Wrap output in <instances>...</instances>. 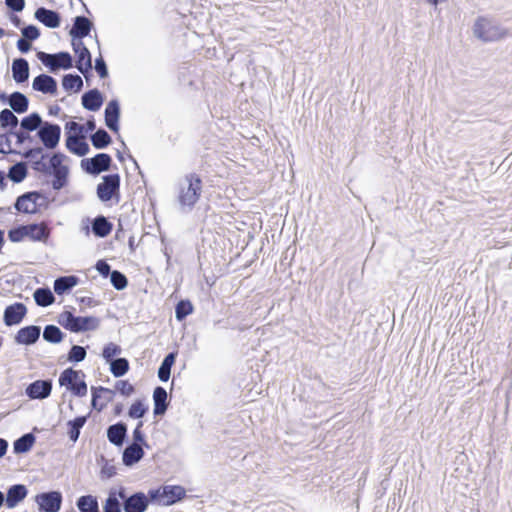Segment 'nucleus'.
Masks as SVG:
<instances>
[{
    "label": "nucleus",
    "mask_w": 512,
    "mask_h": 512,
    "mask_svg": "<svg viewBox=\"0 0 512 512\" xmlns=\"http://www.w3.org/2000/svg\"><path fill=\"white\" fill-rule=\"evenodd\" d=\"M14 113L8 108L0 111V127L7 129V132H14L20 125V121Z\"/></svg>",
    "instance_id": "obj_35"
},
{
    "label": "nucleus",
    "mask_w": 512,
    "mask_h": 512,
    "mask_svg": "<svg viewBox=\"0 0 512 512\" xmlns=\"http://www.w3.org/2000/svg\"><path fill=\"white\" fill-rule=\"evenodd\" d=\"M36 441V437L32 433H25L18 439H16L13 443V450L15 454H24L29 452L34 443Z\"/></svg>",
    "instance_id": "obj_36"
},
{
    "label": "nucleus",
    "mask_w": 512,
    "mask_h": 512,
    "mask_svg": "<svg viewBox=\"0 0 512 512\" xmlns=\"http://www.w3.org/2000/svg\"><path fill=\"white\" fill-rule=\"evenodd\" d=\"M5 4L13 12H21L25 7V0H5Z\"/></svg>",
    "instance_id": "obj_61"
},
{
    "label": "nucleus",
    "mask_w": 512,
    "mask_h": 512,
    "mask_svg": "<svg viewBox=\"0 0 512 512\" xmlns=\"http://www.w3.org/2000/svg\"><path fill=\"white\" fill-rule=\"evenodd\" d=\"M12 77L18 84L25 83L29 79V63L25 58L19 57L12 62Z\"/></svg>",
    "instance_id": "obj_27"
},
{
    "label": "nucleus",
    "mask_w": 512,
    "mask_h": 512,
    "mask_svg": "<svg viewBox=\"0 0 512 512\" xmlns=\"http://www.w3.org/2000/svg\"><path fill=\"white\" fill-rule=\"evenodd\" d=\"M25 225H19L8 231V239L13 243H18L26 237Z\"/></svg>",
    "instance_id": "obj_55"
},
{
    "label": "nucleus",
    "mask_w": 512,
    "mask_h": 512,
    "mask_svg": "<svg viewBox=\"0 0 512 512\" xmlns=\"http://www.w3.org/2000/svg\"><path fill=\"white\" fill-rule=\"evenodd\" d=\"M141 445L129 444L122 453V462L127 467H132L144 457Z\"/></svg>",
    "instance_id": "obj_28"
},
{
    "label": "nucleus",
    "mask_w": 512,
    "mask_h": 512,
    "mask_svg": "<svg viewBox=\"0 0 512 512\" xmlns=\"http://www.w3.org/2000/svg\"><path fill=\"white\" fill-rule=\"evenodd\" d=\"M76 507L80 512H100L96 496L83 495L76 501Z\"/></svg>",
    "instance_id": "obj_38"
},
{
    "label": "nucleus",
    "mask_w": 512,
    "mask_h": 512,
    "mask_svg": "<svg viewBox=\"0 0 512 512\" xmlns=\"http://www.w3.org/2000/svg\"><path fill=\"white\" fill-rule=\"evenodd\" d=\"M147 497L149 499V503L150 502H154V501H158V500H162V502L164 501V495L162 494V486L158 489H150L148 491V494H147Z\"/></svg>",
    "instance_id": "obj_63"
},
{
    "label": "nucleus",
    "mask_w": 512,
    "mask_h": 512,
    "mask_svg": "<svg viewBox=\"0 0 512 512\" xmlns=\"http://www.w3.org/2000/svg\"><path fill=\"white\" fill-rule=\"evenodd\" d=\"M21 33H22V38L23 39H26L30 42L32 41H35L36 39H38L40 37V30L37 26L35 25H27V26H24L22 29H21Z\"/></svg>",
    "instance_id": "obj_52"
},
{
    "label": "nucleus",
    "mask_w": 512,
    "mask_h": 512,
    "mask_svg": "<svg viewBox=\"0 0 512 512\" xmlns=\"http://www.w3.org/2000/svg\"><path fill=\"white\" fill-rule=\"evenodd\" d=\"M87 352L86 348L80 345H72L70 348L67 360L71 363H78L83 361L86 358Z\"/></svg>",
    "instance_id": "obj_49"
},
{
    "label": "nucleus",
    "mask_w": 512,
    "mask_h": 512,
    "mask_svg": "<svg viewBox=\"0 0 512 512\" xmlns=\"http://www.w3.org/2000/svg\"><path fill=\"white\" fill-rule=\"evenodd\" d=\"M193 312V306L189 300H180L175 306V318L183 321Z\"/></svg>",
    "instance_id": "obj_47"
},
{
    "label": "nucleus",
    "mask_w": 512,
    "mask_h": 512,
    "mask_svg": "<svg viewBox=\"0 0 512 512\" xmlns=\"http://www.w3.org/2000/svg\"><path fill=\"white\" fill-rule=\"evenodd\" d=\"M164 506H172L186 497V490L180 485H163Z\"/></svg>",
    "instance_id": "obj_21"
},
{
    "label": "nucleus",
    "mask_w": 512,
    "mask_h": 512,
    "mask_svg": "<svg viewBox=\"0 0 512 512\" xmlns=\"http://www.w3.org/2000/svg\"><path fill=\"white\" fill-rule=\"evenodd\" d=\"M33 297L35 303L40 307L50 306L55 301V296L48 287L37 288L33 293Z\"/></svg>",
    "instance_id": "obj_41"
},
{
    "label": "nucleus",
    "mask_w": 512,
    "mask_h": 512,
    "mask_svg": "<svg viewBox=\"0 0 512 512\" xmlns=\"http://www.w3.org/2000/svg\"><path fill=\"white\" fill-rule=\"evenodd\" d=\"M142 426H143V422L139 421L133 431V435H132L133 440H132L131 444L141 445L142 448H143V446L149 447V445L145 439V435L141 430Z\"/></svg>",
    "instance_id": "obj_53"
},
{
    "label": "nucleus",
    "mask_w": 512,
    "mask_h": 512,
    "mask_svg": "<svg viewBox=\"0 0 512 512\" xmlns=\"http://www.w3.org/2000/svg\"><path fill=\"white\" fill-rule=\"evenodd\" d=\"M11 134L8 132L0 134V153L1 154H19L18 151L11 148Z\"/></svg>",
    "instance_id": "obj_54"
},
{
    "label": "nucleus",
    "mask_w": 512,
    "mask_h": 512,
    "mask_svg": "<svg viewBox=\"0 0 512 512\" xmlns=\"http://www.w3.org/2000/svg\"><path fill=\"white\" fill-rule=\"evenodd\" d=\"M124 512H145L149 506V499L144 492H135L127 495L125 487L118 489Z\"/></svg>",
    "instance_id": "obj_5"
},
{
    "label": "nucleus",
    "mask_w": 512,
    "mask_h": 512,
    "mask_svg": "<svg viewBox=\"0 0 512 512\" xmlns=\"http://www.w3.org/2000/svg\"><path fill=\"white\" fill-rule=\"evenodd\" d=\"M65 334L53 324L46 325L43 330V339L52 344H58L64 339Z\"/></svg>",
    "instance_id": "obj_45"
},
{
    "label": "nucleus",
    "mask_w": 512,
    "mask_h": 512,
    "mask_svg": "<svg viewBox=\"0 0 512 512\" xmlns=\"http://www.w3.org/2000/svg\"><path fill=\"white\" fill-rule=\"evenodd\" d=\"M95 269L103 278H107L108 276H110V273L113 272L110 264L104 259H100L96 262Z\"/></svg>",
    "instance_id": "obj_59"
},
{
    "label": "nucleus",
    "mask_w": 512,
    "mask_h": 512,
    "mask_svg": "<svg viewBox=\"0 0 512 512\" xmlns=\"http://www.w3.org/2000/svg\"><path fill=\"white\" fill-rule=\"evenodd\" d=\"M39 199L46 200V196L40 191H29L16 198L14 208L21 213L36 214L42 207Z\"/></svg>",
    "instance_id": "obj_6"
},
{
    "label": "nucleus",
    "mask_w": 512,
    "mask_h": 512,
    "mask_svg": "<svg viewBox=\"0 0 512 512\" xmlns=\"http://www.w3.org/2000/svg\"><path fill=\"white\" fill-rule=\"evenodd\" d=\"M90 140H91L93 147H95L96 149H104V148L108 147L112 142L111 136L103 128L97 129L90 136Z\"/></svg>",
    "instance_id": "obj_43"
},
{
    "label": "nucleus",
    "mask_w": 512,
    "mask_h": 512,
    "mask_svg": "<svg viewBox=\"0 0 512 512\" xmlns=\"http://www.w3.org/2000/svg\"><path fill=\"white\" fill-rule=\"evenodd\" d=\"M186 186H180L178 203L182 212H190L198 202L202 192V179L196 173H188L184 177Z\"/></svg>",
    "instance_id": "obj_2"
},
{
    "label": "nucleus",
    "mask_w": 512,
    "mask_h": 512,
    "mask_svg": "<svg viewBox=\"0 0 512 512\" xmlns=\"http://www.w3.org/2000/svg\"><path fill=\"white\" fill-rule=\"evenodd\" d=\"M75 315L70 311L62 312L58 317V323L68 331H72Z\"/></svg>",
    "instance_id": "obj_56"
},
{
    "label": "nucleus",
    "mask_w": 512,
    "mask_h": 512,
    "mask_svg": "<svg viewBox=\"0 0 512 512\" xmlns=\"http://www.w3.org/2000/svg\"><path fill=\"white\" fill-rule=\"evenodd\" d=\"M28 174V168L25 162H17L12 165L9 170L7 177L14 183H21Z\"/></svg>",
    "instance_id": "obj_44"
},
{
    "label": "nucleus",
    "mask_w": 512,
    "mask_h": 512,
    "mask_svg": "<svg viewBox=\"0 0 512 512\" xmlns=\"http://www.w3.org/2000/svg\"><path fill=\"white\" fill-rule=\"evenodd\" d=\"M474 35L484 42H492L502 39L507 31L494 21L480 17L474 24Z\"/></svg>",
    "instance_id": "obj_4"
},
{
    "label": "nucleus",
    "mask_w": 512,
    "mask_h": 512,
    "mask_svg": "<svg viewBox=\"0 0 512 512\" xmlns=\"http://www.w3.org/2000/svg\"><path fill=\"white\" fill-rule=\"evenodd\" d=\"M100 326V320L94 316H75L72 331L74 333L94 331Z\"/></svg>",
    "instance_id": "obj_23"
},
{
    "label": "nucleus",
    "mask_w": 512,
    "mask_h": 512,
    "mask_svg": "<svg viewBox=\"0 0 512 512\" xmlns=\"http://www.w3.org/2000/svg\"><path fill=\"white\" fill-rule=\"evenodd\" d=\"M103 101L102 93L97 88L85 92L81 97L82 106L92 112L98 111Z\"/></svg>",
    "instance_id": "obj_25"
},
{
    "label": "nucleus",
    "mask_w": 512,
    "mask_h": 512,
    "mask_svg": "<svg viewBox=\"0 0 512 512\" xmlns=\"http://www.w3.org/2000/svg\"><path fill=\"white\" fill-rule=\"evenodd\" d=\"M37 58L46 66L52 73H55L58 69L56 58H66V61L70 58V53L61 51L54 54L39 51Z\"/></svg>",
    "instance_id": "obj_29"
},
{
    "label": "nucleus",
    "mask_w": 512,
    "mask_h": 512,
    "mask_svg": "<svg viewBox=\"0 0 512 512\" xmlns=\"http://www.w3.org/2000/svg\"><path fill=\"white\" fill-rule=\"evenodd\" d=\"M65 145L72 154L80 157L88 154L90 150L88 143L84 139L72 133H66Z\"/></svg>",
    "instance_id": "obj_22"
},
{
    "label": "nucleus",
    "mask_w": 512,
    "mask_h": 512,
    "mask_svg": "<svg viewBox=\"0 0 512 512\" xmlns=\"http://www.w3.org/2000/svg\"><path fill=\"white\" fill-rule=\"evenodd\" d=\"M37 137L46 149L53 150L59 145L61 127L56 123L45 121L37 132Z\"/></svg>",
    "instance_id": "obj_9"
},
{
    "label": "nucleus",
    "mask_w": 512,
    "mask_h": 512,
    "mask_svg": "<svg viewBox=\"0 0 512 512\" xmlns=\"http://www.w3.org/2000/svg\"><path fill=\"white\" fill-rule=\"evenodd\" d=\"M28 495V489L24 484H14L8 487L5 494V505L9 509L15 508Z\"/></svg>",
    "instance_id": "obj_17"
},
{
    "label": "nucleus",
    "mask_w": 512,
    "mask_h": 512,
    "mask_svg": "<svg viewBox=\"0 0 512 512\" xmlns=\"http://www.w3.org/2000/svg\"><path fill=\"white\" fill-rule=\"evenodd\" d=\"M39 512H59L63 502L62 493L58 490L38 493L34 497Z\"/></svg>",
    "instance_id": "obj_7"
},
{
    "label": "nucleus",
    "mask_w": 512,
    "mask_h": 512,
    "mask_svg": "<svg viewBox=\"0 0 512 512\" xmlns=\"http://www.w3.org/2000/svg\"><path fill=\"white\" fill-rule=\"evenodd\" d=\"M88 416H78L67 422L68 426V437L72 442H76L79 439L81 429L86 424Z\"/></svg>",
    "instance_id": "obj_40"
},
{
    "label": "nucleus",
    "mask_w": 512,
    "mask_h": 512,
    "mask_svg": "<svg viewBox=\"0 0 512 512\" xmlns=\"http://www.w3.org/2000/svg\"><path fill=\"white\" fill-rule=\"evenodd\" d=\"M63 89L67 92H80L83 88V80L78 74H65L62 78Z\"/></svg>",
    "instance_id": "obj_39"
},
{
    "label": "nucleus",
    "mask_w": 512,
    "mask_h": 512,
    "mask_svg": "<svg viewBox=\"0 0 512 512\" xmlns=\"http://www.w3.org/2000/svg\"><path fill=\"white\" fill-rule=\"evenodd\" d=\"M103 181L97 185V197L102 202L110 201L115 194L119 193L120 176L117 173L103 176Z\"/></svg>",
    "instance_id": "obj_10"
},
{
    "label": "nucleus",
    "mask_w": 512,
    "mask_h": 512,
    "mask_svg": "<svg viewBox=\"0 0 512 512\" xmlns=\"http://www.w3.org/2000/svg\"><path fill=\"white\" fill-rule=\"evenodd\" d=\"M115 389L123 396H130L134 392V386L127 380H118Z\"/></svg>",
    "instance_id": "obj_58"
},
{
    "label": "nucleus",
    "mask_w": 512,
    "mask_h": 512,
    "mask_svg": "<svg viewBox=\"0 0 512 512\" xmlns=\"http://www.w3.org/2000/svg\"><path fill=\"white\" fill-rule=\"evenodd\" d=\"M77 60L75 67L85 77L92 70V56L89 49L83 50L76 54Z\"/></svg>",
    "instance_id": "obj_42"
},
{
    "label": "nucleus",
    "mask_w": 512,
    "mask_h": 512,
    "mask_svg": "<svg viewBox=\"0 0 512 512\" xmlns=\"http://www.w3.org/2000/svg\"><path fill=\"white\" fill-rule=\"evenodd\" d=\"M26 237L32 241L46 242L50 237V228L47 223H30L25 225Z\"/></svg>",
    "instance_id": "obj_18"
},
{
    "label": "nucleus",
    "mask_w": 512,
    "mask_h": 512,
    "mask_svg": "<svg viewBox=\"0 0 512 512\" xmlns=\"http://www.w3.org/2000/svg\"><path fill=\"white\" fill-rule=\"evenodd\" d=\"M94 68L100 78H106L108 76V68L102 56L95 59Z\"/></svg>",
    "instance_id": "obj_60"
},
{
    "label": "nucleus",
    "mask_w": 512,
    "mask_h": 512,
    "mask_svg": "<svg viewBox=\"0 0 512 512\" xmlns=\"http://www.w3.org/2000/svg\"><path fill=\"white\" fill-rule=\"evenodd\" d=\"M148 411V406H146L142 400H136L128 410V416L132 419H140L143 418L144 415Z\"/></svg>",
    "instance_id": "obj_50"
},
{
    "label": "nucleus",
    "mask_w": 512,
    "mask_h": 512,
    "mask_svg": "<svg viewBox=\"0 0 512 512\" xmlns=\"http://www.w3.org/2000/svg\"><path fill=\"white\" fill-rule=\"evenodd\" d=\"M44 122L39 113L32 112L20 120V127L26 132H39Z\"/></svg>",
    "instance_id": "obj_34"
},
{
    "label": "nucleus",
    "mask_w": 512,
    "mask_h": 512,
    "mask_svg": "<svg viewBox=\"0 0 512 512\" xmlns=\"http://www.w3.org/2000/svg\"><path fill=\"white\" fill-rule=\"evenodd\" d=\"M9 107L11 111L23 114L28 111L29 99L25 94L15 91L12 93L11 101H9Z\"/></svg>",
    "instance_id": "obj_32"
},
{
    "label": "nucleus",
    "mask_w": 512,
    "mask_h": 512,
    "mask_svg": "<svg viewBox=\"0 0 512 512\" xmlns=\"http://www.w3.org/2000/svg\"><path fill=\"white\" fill-rule=\"evenodd\" d=\"M79 283V278L75 275L60 276L54 281V292L63 295L70 292Z\"/></svg>",
    "instance_id": "obj_30"
},
{
    "label": "nucleus",
    "mask_w": 512,
    "mask_h": 512,
    "mask_svg": "<svg viewBox=\"0 0 512 512\" xmlns=\"http://www.w3.org/2000/svg\"><path fill=\"white\" fill-rule=\"evenodd\" d=\"M112 157L107 153H98L94 157L81 160V168L89 175L97 176L110 170Z\"/></svg>",
    "instance_id": "obj_8"
},
{
    "label": "nucleus",
    "mask_w": 512,
    "mask_h": 512,
    "mask_svg": "<svg viewBox=\"0 0 512 512\" xmlns=\"http://www.w3.org/2000/svg\"><path fill=\"white\" fill-rule=\"evenodd\" d=\"M32 88L43 94L55 95L57 94L58 84L54 77L42 73L33 79Z\"/></svg>",
    "instance_id": "obj_14"
},
{
    "label": "nucleus",
    "mask_w": 512,
    "mask_h": 512,
    "mask_svg": "<svg viewBox=\"0 0 512 512\" xmlns=\"http://www.w3.org/2000/svg\"><path fill=\"white\" fill-rule=\"evenodd\" d=\"M105 125L112 131H119L120 104L117 99L110 100L104 111Z\"/></svg>",
    "instance_id": "obj_15"
},
{
    "label": "nucleus",
    "mask_w": 512,
    "mask_h": 512,
    "mask_svg": "<svg viewBox=\"0 0 512 512\" xmlns=\"http://www.w3.org/2000/svg\"><path fill=\"white\" fill-rule=\"evenodd\" d=\"M110 372L116 378L124 376L130 368L129 361L124 357H118L109 362Z\"/></svg>",
    "instance_id": "obj_46"
},
{
    "label": "nucleus",
    "mask_w": 512,
    "mask_h": 512,
    "mask_svg": "<svg viewBox=\"0 0 512 512\" xmlns=\"http://www.w3.org/2000/svg\"><path fill=\"white\" fill-rule=\"evenodd\" d=\"M41 335V327L37 325H28L20 328L15 337L14 342L18 345L30 346L35 344Z\"/></svg>",
    "instance_id": "obj_13"
},
{
    "label": "nucleus",
    "mask_w": 512,
    "mask_h": 512,
    "mask_svg": "<svg viewBox=\"0 0 512 512\" xmlns=\"http://www.w3.org/2000/svg\"><path fill=\"white\" fill-rule=\"evenodd\" d=\"M123 505L118 494V489L112 488L103 505V512H122Z\"/></svg>",
    "instance_id": "obj_37"
},
{
    "label": "nucleus",
    "mask_w": 512,
    "mask_h": 512,
    "mask_svg": "<svg viewBox=\"0 0 512 512\" xmlns=\"http://www.w3.org/2000/svg\"><path fill=\"white\" fill-rule=\"evenodd\" d=\"M34 17L37 21H39L48 28H58L61 24L60 13L45 7L37 8L34 13Z\"/></svg>",
    "instance_id": "obj_16"
},
{
    "label": "nucleus",
    "mask_w": 512,
    "mask_h": 512,
    "mask_svg": "<svg viewBox=\"0 0 512 512\" xmlns=\"http://www.w3.org/2000/svg\"><path fill=\"white\" fill-rule=\"evenodd\" d=\"M127 431V424L119 421L107 428V438L111 444L121 447L127 439Z\"/></svg>",
    "instance_id": "obj_19"
},
{
    "label": "nucleus",
    "mask_w": 512,
    "mask_h": 512,
    "mask_svg": "<svg viewBox=\"0 0 512 512\" xmlns=\"http://www.w3.org/2000/svg\"><path fill=\"white\" fill-rule=\"evenodd\" d=\"M109 277L112 286L118 291L124 290L128 285L127 277L119 270H113Z\"/></svg>",
    "instance_id": "obj_48"
},
{
    "label": "nucleus",
    "mask_w": 512,
    "mask_h": 512,
    "mask_svg": "<svg viewBox=\"0 0 512 512\" xmlns=\"http://www.w3.org/2000/svg\"><path fill=\"white\" fill-rule=\"evenodd\" d=\"M93 28V23L86 16H76L69 31L71 38H85Z\"/></svg>",
    "instance_id": "obj_20"
},
{
    "label": "nucleus",
    "mask_w": 512,
    "mask_h": 512,
    "mask_svg": "<svg viewBox=\"0 0 512 512\" xmlns=\"http://www.w3.org/2000/svg\"><path fill=\"white\" fill-rule=\"evenodd\" d=\"M121 347L113 342H110L108 344H106L104 347H103V350H102V357L104 358V360L109 363L110 361L114 360L116 356H118L119 354H121Z\"/></svg>",
    "instance_id": "obj_51"
},
{
    "label": "nucleus",
    "mask_w": 512,
    "mask_h": 512,
    "mask_svg": "<svg viewBox=\"0 0 512 512\" xmlns=\"http://www.w3.org/2000/svg\"><path fill=\"white\" fill-rule=\"evenodd\" d=\"M177 352L168 353L158 368V378L161 382H167L171 375V368L175 364Z\"/></svg>",
    "instance_id": "obj_33"
},
{
    "label": "nucleus",
    "mask_w": 512,
    "mask_h": 512,
    "mask_svg": "<svg viewBox=\"0 0 512 512\" xmlns=\"http://www.w3.org/2000/svg\"><path fill=\"white\" fill-rule=\"evenodd\" d=\"M116 467L113 464H110L108 461H105L101 468L102 477L112 478L116 475Z\"/></svg>",
    "instance_id": "obj_62"
},
{
    "label": "nucleus",
    "mask_w": 512,
    "mask_h": 512,
    "mask_svg": "<svg viewBox=\"0 0 512 512\" xmlns=\"http://www.w3.org/2000/svg\"><path fill=\"white\" fill-rule=\"evenodd\" d=\"M27 314V307L21 302L8 305L3 313V322L6 326H15L22 322Z\"/></svg>",
    "instance_id": "obj_12"
},
{
    "label": "nucleus",
    "mask_w": 512,
    "mask_h": 512,
    "mask_svg": "<svg viewBox=\"0 0 512 512\" xmlns=\"http://www.w3.org/2000/svg\"><path fill=\"white\" fill-rule=\"evenodd\" d=\"M153 402L154 409L153 413L155 416H162L166 413L169 405L168 394L165 388L161 386L155 387L153 391Z\"/></svg>",
    "instance_id": "obj_26"
},
{
    "label": "nucleus",
    "mask_w": 512,
    "mask_h": 512,
    "mask_svg": "<svg viewBox=\"0 0 512 512\" xmlns=\"http://www.w3.org/2000/svg\"><path fill=\"white\" fill-rule=\"evenodd\" d=\"M43 152V148L42 147H34V148H29L27 150H25L23 153H20L25 159H34L36 158V156H38L39 154H42Z\"/></svg>",
    "instance_id": "obj_64"
},
{
    "label": "nucleus",
    "mask_w": 512,
    "mask_h": 512,
    "mask_svg": "<svg viewBox=\"0 0 512 512\" xmlns=\"http://www.w3.org/2000/svg\"><path fill=\"white\" fill-rule=\"evenodd\" d=\"M61 387H66L73 395L83 397L87 394L85 373L82 370H75L72 367L63 370L58 379Z\"/></svg>",
    "instance_id": "obj_3"
},
{
    "label": "nucleus",
    "mask_w": 512,
    "mask_h": 512,
    "mask_svg": "<svg viewBox=\"0 0 512 512\" xmlns=\"http://www.w3.org/2000/svg\"><path fill=\"white\" fill-rule=\"evenodd\" d=\"M31 132H26L25 130H22L21 127L19 129H16L14 132H8V134H11V136H14L16 138V144L22 145L25 142H32L33 137L30 135Z\"/></svg>",
    "instance_id": "obj_57"
},
{
    "label": "nucleus",
    "mask_w": 512,
    "mask_h": 512,
    "mask_svg": "<svg viewBox=\"0 0 512 512\" xmlns=\"http://www.w3.org/2000/svg\"><path fill=\"white\" fill-rule=\"evenodd\" d=\"M113 230V223L104 215H98L91 220V232L97 238L107 237Z\"/></svg>",
    "instance_id": "obj_24"
},
{
    "label": "nucleus",
    "mask_w": 512,
    "mask_h": 512,
    "mask_svg": "<svg viewBox=\"0 0 512 512\" xmlns=\"http://www.w3.org/2000/svg\"><path fill=\"white\" fill-rule=\"evenodd\" d=\"M52 387L51 379L36 380L26 387L25 394L31 400H43L51 395Z\"/></svg>",
    "instance_id": "obj_11"
},
{
    "label": "nucleus",
    "mask_w": 512,
    "mask_h": 512,
    "mask_svg": "<svg viewBox=\"0 0 512 512\" xmlns=\"http://www.w3.org/2000/svg\"><path fill=\"white\" fill-rule=\"evenodd\" d=\"M91 392H92V400H91L92 408L99 412L102 411L106 407V403L98 404V399L102 397L101 393L109 395L107 398V402H111L115 395L114 390H112L110 388L102 387V386L92 387Z\"/></svg>",
    "instance_id": "obj_31"
},
{
    "label": "nucleus",
    "mask_w": 512,
    "mask_h": 512,
    "mask_svg": "<svg viewBox=\"0 0 512 512\" xmlns=\"http://www.w3.org/2000/svg\"><path fill=\"white\" fill-rule=\"evenodd\" d=\"M46 155H42L40 159L33 161L32 168L37 172H41L53 177L51 185L56 191H59L67 186L69 167L63 165L64 160L67 158L61 152L54 153L47 163L45 161Z\"/></svg>",
    "instance_id": "obj_1"
}]
</instances>
